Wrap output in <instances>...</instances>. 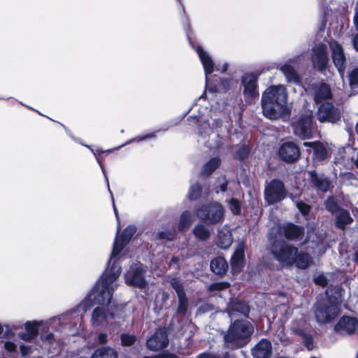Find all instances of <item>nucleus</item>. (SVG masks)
Returning <instances> with one entry per match:
<instances>
[{
	"label": "nucleus",
	"instance_id": "f257e3e1",
	"mask_svg": "<svg viewBox=\"0 0 358 358\" xmlns=\"http://www.w3.org/2000/svg\"><path fill=\"white\" fill-rule=\"evenodd\" d=\"M120 275V268L115 267V271L110 268H106L99 280L85 299L75 310L59 315L58 321L62 322L71 317L78 310H82L83 312H87L94 304H103L112 299L113 292L118 286L117 279Z\"/></svg>",
	"mask_w": 358,
	"mask_h": 358
},
{
	"label": "nucleus",
	"instance_id": "f03ea898",
	"mask_svg": "<svg viewBox=\"0 0 358 358\" xmlns=\"http://www.w3.org/2000/svg\"><path fill=\"white\" fill-rule=\"evenodd\" d=\"M261 104L264 115L270 120H277L289 113L287 92L282 85L268 87L262 94Z\"/></svg>",
	"mask_w": 358,
	"mask_h": 358
},
{
	"label": "nucleus",
	"instance_id": "7ed1b4c3",
	"mask_svg": "<svg viewBox=\"0 0 358 358\" xmlns=\"http://www.w3.org/2000/svg\"><path fill=\"white\" fill-rule=\"evenodd\" d=\"M222 125L221 119H215L212 126L207 122L199 124L198 141L203 143L206 148L213 151L215 155H227L231 150L229 138L217 134L210 138L213 129L220 128Z\"/></svg>",
	"mask_w": 358,
	"mask_h": 358
},
{
	"label": "nucleus",
	"instance_id": "20e7f679",
	"mask_svg": "<svg viewBox=\"0 0 358 358\" xmlns=\"http://www.w3.org/2000/svg\"><path fill=\"white\" fill-rule=\"evenodd\" d=\"M123 308L117 306L110 299L106 303H101L96 307L92 314L90 322L94 327H103L108 326H120L124 317Z\"/></svg>",
	"mask_w": 358,
	"mask_h": 358
},
{
	"label": "nucleus",
	"instance_id": "39448f33",
	"mask_svg": "<svg viewBox=\"0 0 358 358\" xmlns=\"http://www.w3.org/2000/svg\"><path fill=\"white\" fill-rule=\"evenodd\" d=\"M253 328L248 322L239 319L234 320L224 336L227 347L231 349L243 347L248 343Z\"/></svg>",
	"mask_w": 358,
	"mask_h": 358
},
{
	"label": "nucleus",
	"instance_id": "423d86ee",
	"mask_svg": "<svg viewBox=\"0 0 358 358\" xmlns=\"http://www.w3.org/2000/svg\"><path fill=\"white\" fill-rule=\"evenodd\" d=\"M189 43L192 48L196 51L199 59L203 64L205 76H206V85L208 91L212 93H215L220 91L227 92L230 87V80L228 78H220V87L210 83L209 75L211 74L215 69V64L207 52L203 50L200 45L194 46L188 36Z\"/></svg>",
	"mask_w": 358,
	"mask_h": 358
},
{
	"label": "nucleus",
	"instance_id": "0eeeda50",
	"mask_svg": "<svg viewBox=\"0 0 358 358\" xmlns=\"http://www.w3.org/2000/svg\"><path fill=\"white\" fill-rule=\"evenodd\" d=\"M136 231V228L134 226H128L124 229L122 234L118 236H117L114 244L113 248L108 262L106 268H110L111 270L115 271V268H120V272L122 271V267L120 265V261L122 258L120 252L123 248L128 244L131 237Z\"/></svg>",
	"mask_w": 358,
	"mask_h": 358
},
{
	"label": "nucleus",
	"instance_id": "6e6552de",
	"mask_svg": "<svg viewBox=\"0 0 358 358\" xmlns=\"http://www.w3.org/2000/svg\"><path fill=\"white\" fill-rule=\"evenodd\" d=\"M271 252L275 259L283 267L294 265L298 248L287 244L285 241H275L270 248Z\"/></svg>",
	"mask_w": 358,
	"mask_h": 358
},
{
	"label": "nucleus",
	"instance_id": "1a4fd4ad",
	"mask_svg": "<svg viewBox=\"0 0 358 358\" xmlns=\"http://www.w3.org/2000/svg\"><path fill=\"white\" fill-rule=\"evenodd\" d=\"M224 209L218 202L203 205L196 211L198 217L210 224L222 222L224 220Z\"/></svg>",
	"mask_w": 358,
	"mask_h": 358
},
{
	"label": "nucleus",
	"instance_id": "9d476101",
	"mask_svg": "<svg viewBox=\"0 0 358 358\" xmlns=\"http://www.w3.org/2000/svg\"><path fill=\"white\" fill-rule=\"evenodd\" d=\"M58 321V317H52L48 320H32L27 321L23 324L24 332H20L18 338L26 342L34 341L38 334L39 327L44 329L52 326V323Z\"/></svg>",
	"mask_w": 358,
	"mask_h": 358
},
{
	"label": "nucleus",
	"instance_id": "9b49d317",
	"mask_svg": "<svg viewBox=\"0 0 358 358\" xmlns=\"http://www.w3.org/2000/svg\"><path fill=\"white\" fill-rule=\"evenodd\" d=\"M315 317L319 324H326L334 320L339 313V308L329 301H319L315 306Z\"/></svg>",
	"mask_w": 358,
	"mask_h": 358
},
{
	"label": "nucleus",
	"instance_id": "f8f14e48",
	"mask_svg": "<svg viewBox=\"0 0 358 358\" xmlns=\"http://www.w3.org/2000/svg\"><path fill=\"white\" fill-rule=\"evenodd\" d=\"M145 273V270L141 263L132 264L124 273L126 284L139 289H144L147 285Z\"/></svg>",
	"mask_w": 358,
	"mask_h": 358
},
{
	"label": "nucleus",
	"instance_id": "ddd939ff",
	"mask_svg": "<svg viewBox=\"0 0 358 358\" xmlns=\"http://www.w3.org/2000/svg\"><path fill=\"white\" fill-rule=\"evenodd\" d=\"M292 127L294 134L300 138H311L314 131L312 113L306 112L301 114L298 120L292 123Z\"/></svg>",
	"mask_w": 358,
	"mask_h": 358
},
{
	"label": "nucleus",
	"instance_id": "4468645a",
	"mask_svg": "<svg viewBox=\"0 0 358 358\" xmlns=\"http://www.w3.org/2000/svg\"><path fill=\"white\" fill-rule=\"evenodd\" d=\"M285 196L286 190L281 180L275 179L266 185L264 199L269 205L281 201Z\"/></svg>",
	"mask_w": 358,
	"mask_h": 358
},
{
	"label": "nucleus",
	"instance_id": "2eb2a0df",
	"mask_svg": "<svg viewBox=\"0 0 358 358\" xmlns=\"http://www.w3.org/2000/svg\"><path fill=\"white\" fill-rule=\"evenodd\" d=\"M310 59L314 68L324 72L329 61L327 45L322 43L315 44L312 48Z\"/></svg>",
	"mask_w": 358,
	"mask_h": 358
},
{
	"label": "nucleus",
	"instance_id": "dca6fc26",
	"mask_svg": "<svg viewBox=\"0 0 358 358\" xmlns=\"http://www.w3.org/2000/svg\"><path fill=\"white\" fill-rule=\"evenodd\" d=\"M329 46L331 50V58L334 66L337 69L341 76H343L347 64V58L343 46L336 41H329Z\"/></svg>",
	"mask_w": 358,
	"mask_h": 358
},
{
	"label": "nucleus",
	"instance_id": "f3484780",
	"mask_svg": "<svg viewBox=\"0 0 358 358\" xmlns=\"http://www.w3.org/2000/svg\"><path fill=\"white\" fill-rule=\"evenodd\" d=\"M317 118L320 122L335 123L341 119V112L332 103L325 101L320 103L317 111Z\"/></svg>",
	"mask_w": 358,
	"mask_h": 358
},
{
	"label": "nucleus",
	"instance_id": "a211bd4d",
	"mask_svg": "<svg viewBox=\"0 0 358 358\" xmlns=\"http://www.w3.org/2000/svg\"><path fill=\"white\" fill-rule=\"evenodd\" d=\"M357 329L358 320L351 316H343L334 327L335 331L341 335H351Z\"/></svg>",
	"mask_w": 358,
	"mask_h": 358
},
{
	"label": "nucleus",
	"instance_id": "6ab92c4d",
	"mask_svg": "<svg viewBox=\"0 0 358 358\" xmlns=\"http://www.w3.org/2000/svg\"><path fill=\"white\" fill-rule=\"evenodd\" d=\"M169 344L166 331L164 329H157L147 341V348L152 351H158L166 348Z\"/></svg>",
	"mask_w": 358,
	"mask_h": 358
},
{
	"label": "nucleus",
	"instance_id": "aec40b11",
	"mask_svg": "<svg viewBox=\"0 0 358 358\" xmlns=\"http://www.w3.org/2000/svg\"><path fill=\"white\" fill-rule=\"evenodd\" d=\"M169 282L178 295V312L185 314L187 310L188 300L184 291L183 286L180 280L177 278H170Z\"/></svg>",
	"mask_w": 358,
	"mask_h": 358
},
{
	"label": "nucleus",
	"instance_id": "412c9836",
	"mask_svg": "<svg viewBox=\"0 0 358 358\" xmlns=\"http://www.w3.org/2000/svg\"><path fill=\"white\" fill-rule=\"evenodd\" d=\"M312 90L313 99L316 104L329 101L332 99V93L330 87L323 82L313 84Z\"/></svg>",
	"mask_w": 358,
	"mask_h": 358
},
{
	"label": "nucleus",
	"instance_id": "4be33fe9",
	"mask_svg": "<svg viewBox=\"0 0 358 358\" xmlns=\"http://www.w3.org/2000/svg\"><path fill=\"white\" fill-rule=\"evenodd\" d=\"M242 84L244 87L243 94L245 96L255 99L259 96L257 90V78L253 74H246L242 77Z\"/></svg>",
	"mask_w": 358,
	"mask_h": 358
},
{
	"label": "nucleus",
	"instance_id": "5701e85b",
	"mask_svg": "<svg viewBox=\"0 0 358 358\" xmlns=\"http://www.w3.org/2000/svg\"><path fill=\"white\" fill-rule=\"evenodd\" d=\"M228 315L231 320H236V317L246 316L249 313L248 306L243 301H233L227 309Z\"/></svg>",
	"mask_w": 358,
	"mask_h": 358
},
{
	"label": "nucleus",
	"instance_id": "b1692460",
	"mask_svg": "<svg viewBox=\"0 0 358 358\" xmlns=\"http://www.w3.org/2000/svg\"><path fill=\"white\" fill-rule=\"evenodd\" d=\"M271 343L266 340H261L252 349L254 358H269L271 355Z\"/></svg>",
	"mask_w": 358,
	"mask_h": 358
},
{
	"label": "nucleus",
	"instance_id": "393cba45",
	"mask_svg": "<svg viewBox=\"0 0 358 358\" xmlns=\"http://www.w3.org/2000/svg\"><path fill=\"white\" fill-rule=\"evenodd\" d=\"M244 245L239 243L231 259V269L234 273L241 271L243 265Z\"/></svg>",
	"mask_w": 358,
	"mask_h": 358
},
{
	"label": "nucleus",
	"instance_id": "a878e982",
	"mask_svg": "<svg viewBox=\"0 0 358 358\" xmlns=\"http://www.w3.org/2000/svg\"><path fill=\"white\" fill-rule=\"evenodd\" d=\"M345 290L340 286L329 287L326 291L327 301L338 307L342 303Z\"/></svg>",
	"mask_w": 358,
	"mask_h": 358
},
{
	"label": "nucleus",
	"instance_id": "bb28decb",
	"mask_svg": "<svg viewBox=\"0 0 358 358\" xmlns=\"http://www.w3.org/2000/svg\"><path fill=\"white\" fill-rule=\"evenodd\" d=\"M308 176L312 184L320 191L327 192L330 187V181L324 176H318L315 171H308Z\"/></svg>",
	"mask_w": 358,
	"mask_h": 358
},
{
	"label": "nucleus",
	"instance_id": "cd10ccee",
	"mask_svg": "<svg viewBox=\"0 0 358 358\" xmlns=\"http://www.w3.org/2000/svg\"><path fill=\"white\" fill-rule=\"evenodd\" d=\"M233 241L232 236L228 227H224L218 231L216 244L222 249H227Z\"/></svg>",
	"mask_w": 358,
	"mask_h": 358
},
{
	"label": "nucleus",
	"instance_id": "c85d7f7f",
	"mask_svg": "<svg viewBox=\"0 0 358 358\" xmlns=\"http://www.w3.org/2000/svg\"><path fill=\"white\" fill-rule=\"evenodd\" d=\"M279 157H300L299 146L292 141L281 145L278 150Z\"/></svg>",
	"mask_w": 358,
	"mask_h": 358
},
{
	"label": "nucleus",
	"instance_id": "c756f323",
	"mask_svg": "<svg viewBox=\"0 0 358 358\" xmlns=\"http://www.w3.org/2000/svg\"><path fill=\"white\" fill-rule=\"evenodd\" d=\"M280 69L283 73V75L285 76L287 82L293 83H300V78L296 71L288 63H286L281 66Z\"/></svg>",
	"mask_w": 358,
	"mask_h": 358
},
{
	"label": "nucleus",
	"instance_id": "7c9ffc66",
	"mask_svg": "<svg viewBox=\"0 0 358 358\" xmlns=\"http://www.w3.org/2000/svg\"><path fill=\"white\" fill-rule=\"evenodd\" d=\"M210 268L213 273L217 275H222L226 273L228 264L223 257H218L211 261Z\"/></svg>",
	"mask_w": 358,
	"mask_h": 358
},
{
	"label": "nucleus",
	"instance_id": "2f4dec72",
	"mask_svg": "<svg viewBox=\"0 0 358 358\" xmlns=\"http://www.w3.org/2000/svg\"><path fill=\"white\" fill-rule=\"evenodd\" d=\"M283 232L287 239L293 240L303 234V229L293 224H288L284 226Z\"/></svg>",
	"mask_w": 358,
	"mask_h": 358
},
{
	"label": "nucleus",
	"instance_id": "473e14b6",
	"mask_svg": "<svg viewBox=\"0 0 358 358\" xmlns=\"http://www.w3.org/2000/svg\"><path fill=\"white\" fill-rule=\"evenodd\" d=\"M41 339L43 347L48 351L55 349L59 345V342L54 338L52 333H41Z\"/></svg>",
	"mask_w": 358,
	"mask_h": 358
},
{
	"label": "nucleus",
	"instance_id": "72a5a7b5",
	"mask_svg": "<svg viewBox=\"0 0 358 358\" xmlns=\"http://www.w3.org/2000/svg\"><path fill=\"white\" fill-rule=\"evenodd\" d=\"M91 358H117V353L112 348L103 347L95 350Z\"/></svg>",
	"mask_w": 358,
	"mask_h": 358
},
{
	"label": "nucleus",
	"instance_id": "f704fd0d",
	"mask_svg": "<svg viewBox=\"0 0 358 358\" xmlns=\"http://www.w3.org/2000/svg\"><path fill=\"white\" fill-rule=\"evenodd\" d=\"M312 263V258L307 253L299 252L296 255L294 264L299 268L305 269Z\"/></svg>",
	"mask_w": 358,
	"mask_h": 358
},
{
	"label": "nucleus",
	"instance_id": "c9c22d12",
	"mask_svg": "<svg viewBox=\"0 0 358 358\" xmlns=\"http://www.w3.org/2000/svg\"><path fill=\"white\" fill-rule=\"evenodd\" d=\"M352 222V218L348 211L344 210L339 211V214L337 215L336 221V226L338 228L344 229L345 226L350 224Z\"/></svg>",
	"mask_w": 358,
	"mask_h": 358
},
{
	"label": "nucleus",
	"instance_id": "e433bc0d",
	"mask_svg": "<svg viewBox=\"0 0 358 358\" xmlns=\"http://www.w3.org/2000/svg\"><path fill=\"white\" fill-rule=\"evenodd\" d=\"M193 234L200 241H206L210 238L209 229L201 224H196L193 229Z\"/></svg>",
	"mask_w": 358,
	"mask_h": 358
},
{
	"label": "nucleus",
	"instance_id": "4c0bfd02",
	"mask_svg": "<svg viewBox=\"0 0 358 358\" xmlns=\"http://www.w3.org/2000/svg\"><path fill=\"white\" fill-rule=\"evenodd\" d=\"M305 146H309L313 150L314 157H326L327 150L324 145L320 141L306 142Z\"/></svg>",
	"mask_w": 358,
	"mask_h": 358
},
{
	"label": "nucleus",
	"instance_id": "58836bf2",
	"mask_svg": "<svg viewBox=\"0 0 358 358\" xmlns=\"http://www.w3.org/2000/svg\"><path fill=\"white\" fill-rule=\"evenodd\" d=\"M192 222V214L189 211L183 212L180 217L178 230L182 231L189 228Z\"/></svg>",
	"mask_w": 358,
	"mask_h": 358
},
{
	"label": "nucleus",
	"instance_id": "ea45409f",
	"mask_svg": "<svg viewBox=\"0 0 358 358\" xmlns=\"http://www.w3.org/2000/svg\"><path fill=\"white\" fill-rule=\"evenodd\" d=\"M220 164V161L219 158H211L210 160L204 165L201 171V175H209L218 167Z\"/></svg>",
	"mask_w": 358,
	"mask_h": 358
},
{
	"label": "nucleus",
	"instance_id": "a19ab883",
	"mask_svg": "<svg viewBox=\"0 0 358 358\" xmlns=\"http://www.w3.org/2000/svg\"><path fill=\"white\" fill-rule=\"evenodd\" d=\"M228 206L234 215L240 214L241 210V203L238 199L233 198L229 200Z\"/></svg>",
	"mask_w": 358,
	"mask_h": 358
},
{
	"label": "nucleus",
	"instance_id": "79ce46f5",
	"mask_svg": "<svg viewBox=\"0 0 358 358\" xmlns=\"http://www.w3.org/2000/svg\"><path fill=\"white\" fill-rule=\"evenodd\" d=\"M201 192V187L199 184L193 185L190 187L189 191L188 193V198L190 200H196L197 199Z\"/></svg>",
	"mask_w": 358,
	"mask_h": 358
},
{
	"label": "nucleus",
	"instance_id": "37998d69",
	"mask_svg": "<svg viewBox=\"0 0 358 358\" xmlns=\"http://www.w3.org/2000/svg\"><path fill=\"white\" fill-rule=\"evenodd\" d=\"M136 338L134 335L122 334L121 335V343L122 346H131L136 342Z\"/></svg>",
	"mask_w": 358,
	"mask_h": 358
},
{
	"label": "nucleus",
	"instance_id": "c03bdc74",
	"mask_svg": "<svg viewBox=\"0 0 358 358\" xmlns=\"http://www.w3.org/2000/svg\"><path fill=\"white\" fill-rule=\"evenodd\" d=\"M290 198L292 199V201L296 203V207L300 210V212L303 214L306 215L309 212L310 206L307 205L306 203L299 201L296 200V197L290 195Z\"/></svg>",
	"mask_w": 358,
	"mask_h": 358
},
{
	"label": "nucleus",
	"instance_id": "a18cd8bd",
	"mask_svg": "<svg viewBox=\"0 0 358 358\" xmlns=\"http://www.w3.org/2000/svg\"><path fill=\"white\" fill-rule=\"evenodd\" d=\"M326 208L332 213L338 210V206L333 197L328 198L325 201Z\"/></svg>",
	"mask_w": 358,
	"mask_h": 358
},
{
	"label": "nucleus",
	"instance_id": "49530a36",
	"mask_svg": "<svg viewBox=\"0 0 358 358\" xmlns=\"http://www.w3.org/2000/svg\"><path fill=\"white\" fill-rule=\"evenodd\" d=\"M348 78L351 86L358 84V67L353 69L349 72Z\"/></svg>",
	"mask_w": 358,
	"mask_h": 358
},
{
	"label": "nucleus",
	"instance_id": "de8ad7c7",
	"mask_svg": "<svg viewBox=\"0 0 358 358\" xmlns=\"http://www.w3.org/2000/svg\"><path fill=\"white\" fill-rule=\"evenodd\" d=\"M229 285L227 282H215L209 286L210 291L224 290L228 289Z\"/></svg>",
	"mask_w": 358,
	"mask_h": 358
},
{
	"label": "nucleus",
	"instance_id": "09e8293b",
	"mask_svg": "<svg viewBox=\"0 0 358 358\" xmlns=\"http://www.w3.org/2000/svg\"><path fill=\"white\" fill-rule=\"evenodd\" d=\"M176 236V232L175 231H163L158 234V237L160 239H166L168 241H172L175 238Z\"/></svg>",
	"mask_w": 358,
	"mask_h": 358
},
{
	"label": "nucleus",
	"instance_id": "8fccbe9b",
	"mask_svg": "<svg viewBox=\"0 0 358 358\" xmlns=\"http://www.w3.org/2000/svg\"><path fill=\"white\" fill-rule=\"evenodd\" d=\"M250 154V148L246 145H242L240 148L236 150V157H248Z\"/></svg>",
	"mask_w": 358,
	"mask_h": 358
},
{
	"label": "nucleus",
	"instance_id": "3c124183",
	"mask_svg": "<svg viewBox=\"0 0 358 358\" xmlns=\"http://www.w3.org/2000/svg\"><path fill=\"white\" fill-rule=\"evenodd\" d=\"M217 182L219 183L218 185L220 187V189H218V186L215 187V190L217 193H218L220 191L221 192H225L227 190V182L225 178V177H222L218 179Z\"/></svg>",
	"mask_w": 358,
	"mask_h": 358
},
{
	"label": "nucleus",
	"instance_id": "603ef678",
	"mask_svg": "<svg viewBox=\"0 0 358 358\" xmlns=\"http://www.w3.org/2000/svg\"><path fill=\"white\" fill-rule=\"evenodd\" d=\"M4 349L8 352H14L17 350V345L12 341H6L4 343Z\"/></svg>",
	"mask_w": 358,
	"mask_h": 358
},
{
	"label": "nucleus",
	"instance_id": "864d4df0",
	"mask_svg": "<svg viewBox=\"0 0 358 358\" xmlns=\"http://www.w3.org/2000/svg\"><path fill=\"white\" fill-rule=\"evenodd\" d=\"M314 281L317 285H320L322 287H324L327 285V278L323 275H320L317 276V278H315L314 279Z\"/></svg>",
	"mask_w": 358,
	"mask_h": 358
},
{
	"label": "nucleus",
	"instance_id": "5fc2aeb1",
	"mask_svg": "<svg viewBox=\"0 0 358 358\" xmlns=\"http://www.w3.org/2000/svg\"><path fill=\"white\" fill-rule=\"evenodd\" d=\"M20 351L22 357H26L30 353L31 347L29 345H21L20 346Z\"/></svg>",
	"mask_w": 358,
	"mask_h": 358
},
{
	"label": "nucleus",
	"instance_id": "6e6d98bb",
	"mask_svg": "<svg viewBox=\"0 0 358 358\" xmlns=\"http://www.w3.org/2000/svg\"><path fill=\"white\" fill-rule=\"evenodd\" d=\"M98 341L100 344H105L108 341V336L106 333H100L98 336Z\"/></svg>",
	"mask_w": 358,
	"mask_h": 358
},
{
	"label": "nucleus",
	"instance_id": "4d7b16f0",
	"mask_svg": "<svg viewBox=\"0 0 358 358\" xmlns=\"http://www.w3.org/2000/svg\"><path fill=\"white\" fill-rule=\"evenodd\" d=\"M10 326V336L15 335V331H16L19 329H23V324H12Z\"/></svg>",
	"mask_w": 358,
	"mask_h": 358
},
{
	"label": "nucleus",
	"instance_id": "13d9d810",
	"mask_svg": "<svg viewBox=\"0 0 358 358\" xmlns=\"http://www.w3.org/2000/svg\"><path fill=\"white\" fill-rule=\"evenodd\" d=\"M353 24L355 29L358 31V8H355L353 17Z\"/></svg>",
	"mask_w": 358,
	"mask_h": 358
},
{
	"label": "nucleus",
	"instance_id": "bf43d9fd",
	"mask_svg": "<svg viewBox=\"0 0 358 358\" xmlns=\"http://www.w3.org/2000/svg\"><path fill=\"white\" fill-rule=\"evenodd\" d=\"M155 136H156L155 133H150V134L144 135L143 136L138 137V140L137 141H144V140H146V139L155 138Z\"/></svg>",
	"mask_w": 358,
	"mask_h": 358
},
{
	"label": "nucleus",
	"instance_id": "052dcab7",
	"mask_svg": "<svg viewBox=\"0 0 358 358\" xmlns=\"http://www.w3.org/2000/svg\"><path fill=\"white\" fill-rule=\"evenodd\" d=\"M197 358H220V357H217L215 355L208 353V352H204V353L199 355L197 357Z\"/></svg>",
	"mask_w": 358,
	"mask_h": 358
},
{
	"label": "nucleus",
	"instance_id": "680f3d73",
	"mask_svg": "<svg viewBox=\"0 0 358 358\" xmlns=\"http://www.w3.org/2000/svg\"><path fill=\"white\" fill-rule=\"evenodd\" d=\"M94 155L95 156H96V155H101V154H106V155H108L111 152V150L110 149H108V150H103L101 149H97L96 150V152H94V150H92Z\"/></svg>",
	"mask_w": 358,
	"mask_h": 358
},
{
	"label": "nucleus",
	"instance_id": "e2e57ef3",
	"mask_svg": "<svg viewBox=\"0 0 358 358\" xmlns=\"http://www.w3.org/2000/svg\"><path fill=\"white\" fill-rule=\"evenodd\" d=\"M352 45L355 50L358 52V31L352 39Z\"/></svg>",
	"mask_w": 358,
	"mask_h": 358
},
{
	"label": "nucleus",
	"instance_id": "0e129e2a",
	"mask_svg": "<svg viewBox=\"0 0 358 358\" xmlns=\"http://www.w3.org/2000/svg\"><path fill=\"white\" fill-rule=\"evenodd\" d=\"M5 331L4 334L7 337H10V325H4Z\"/></svg>",
	"mask_w": 358,
	"mask_h": 358
},
{
	"label": "nucleus",
	"instance_id": "69168bd1",
	"mask_svg": "<svg viewBox=\"0 0 358 358\" xmlns=\"http://www.w3.org/2000/svg\"><path fill=\"white\" fill-rule=\"evenodd\" d=\"M282 159H284L285 162H286L287 163H292V162H294L297 158L289 157V158H282Z\"/></svg>",
	"mask_w": 358,
	"mask_h": 358
},
{
	"label": "nucleus",
	"instance_id": "338daca9",
	"mask_svg": "<svg viewBox=\"0 0 358 358\" xmlns=\"http://www.w3.org/2000/svg\"><path fill=\"white\" fill-rule=\"evenodd\" d=\"M228 69V64L227 63H225L224 65H223V67H222V72H225Z\"/></svg>",
	"mask_w": 358,
	"mask_h": 358
},
{
	"label": "nucleus",
	"instance_id": "774afa93",
	"mask_svg": "<svg viewBox=\"0 0 358 358\" xmlns=\"http://www.w3.org/2000/svg\"><path fill=\"white\" fill-rule=\"evenodd\" d=\"M178 261H179V259H178V257H172V259H171V262H172L173 263H176H176H178Z\"/></svg>",
	"mask_w": 358,
	"mask_h": 358
}]
</instances>
